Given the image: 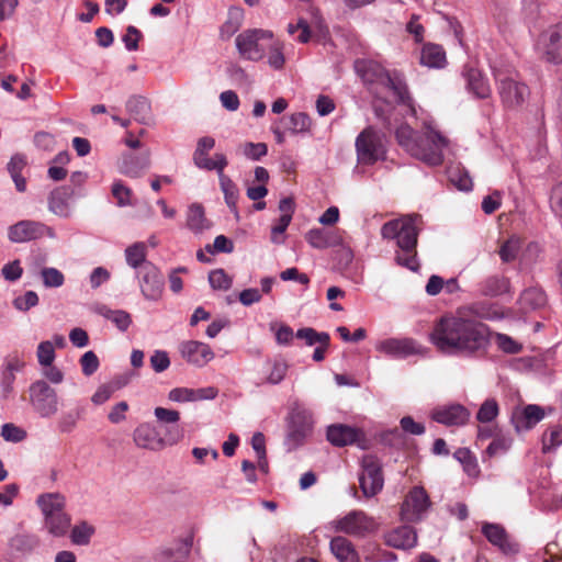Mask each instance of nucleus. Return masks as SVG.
<instances>
[{"mask_svg":"<svg viewBox=\"0 0 562 562\" xmlns=\"http://www.w3.org/2000/svg\"><path fill=\"white\" fill-rule=\"evenodd\" d=\"M431 338L439 349L456 348L461 351H479L485 348V329L453 316L442 317L436 325Z\"/></svg>","mask_w":562,"mask_h":562,"instance_id":"f257e3e1","label":"nucleus"},{"mask_svg":"<svg viewBox=\"0 0 562 562\" xmlns=\"http://www.w3.org/2000/svg\"><path fill=\"white\" fill-rule=\"evenodd\" d=\"M417 217V215H406L395 218L383 224L381 228V235L384 239L396 241V263L412 271H417L419 268V262L417 260V243L419 234L416 227Z\"/></svg>","mask_w":562,"mask_h":562,"instance_id":"f03ea898","label":"nucleus"},{"mask_svg":"<svg viewBox=\"0 0 562 562\" xmlns=\"http://www.w3.org/2000/svg\"><path fill=\"white\" fill-rule=\"evenodd\" d=\"M395 136L398 144L413 157L429 166L442 164V149L447 146V139L440 133L434 130L417 133L405 124L396 130Z\"/></svg>","mask_w":562,"mask_h":562,"instance_id":"7ed1b4c3","label":"nucleus"},{"mask_svg":"<svg viewBox=\"0 0 562 562\" xmlns=\"http://www.w3.org/2000/svg\"><path fill=\"white\" fill-rule=\"evenodd\" d=\"M356 68L363 81L371 86L370 89L373 90L374 85L385 87L393 92L398 104L413 109V99L402 74L395 70L387 71L383 66L372 60L357 61Z\"/></svg>","mask_w":562,"mask_h":562,"instance_id":"20e7f679","label":"nucleus"},{"mask_svg":"<svg viewBox=\"0 0 562 562\" xmlns=\"http://www.w3.org/2000/svg\"><path fill=\"white\" fill-rule=\"evenodd\" d=\"M357 161L359 165L373 166L386 159L384 135L372 126L362 130L355 142Z\"/></svg>","mask_w":562,"mask_h":562,"instance_id":"39448f33","label":"nucleus"},{"mask_svg":"<svg viewBox=\"0 0 562 562\" xmlns=\"http://www.w3.org/2000/svg\"><path fill=\"white\" fill-rule=\"evenodd\" d=\"M331 528L352 537L363 538L376 530L378 524L373 517L362 510H351L344 517L331 521Z\"/></svg>","mask_w":562,"mask_h":562,"instance_id":"423d86ee","label":"nucleus"},{"mask_svg":"<svg viewBox=\"0 0 562 562\" xmlns=\"http://www.w3.org/2000/svg\"><path fill=\"white\" fill-rule=\"evenodd\" d=\"M266 41H272L271 32L261 29L246 30L236 37V47L243 58L258 61L265 55Z\"/></svg>","mask_w":562,"mask_h":562,"instance_id":"0eeeda50","label":"nucleus"},{"mask_svg":"<svg viewBox=\"0 0 562 562\" xmlns=\"http://www.w3.org/2000/svg\"><path fill=\"white\" fill-rule=\"evenodd\" d=\"M314 420L312 414L304 409L293 411L288 426L285 446L294 450L305 442L312 435Z\"/></svg>","mask_w":562,"mask_h":562,"instance_id":"6e6552de","label":"nucleus"},{"mask_svg":"<svg viewBox=\"0 0 562 562\" xmlns=\"http://www.w3.org/2000/svg\"><path fill=\"white\" fill-rule=\"evenodd\" d=\"M359 480L366 497H372L382 491L384 485L382 464L376 457L371 454L363 457L362 473Z\"/></svg>","mask_w":562,"mask_h":562,"instance_id":"1a4fd4ad","label":"nucleus"},{"mask_svg":"<svg viewBox=\"0 0 562 562\" xmlns=\"http://www.w3.org/2000/svg\"><path fill=\"white\" fill-rule=\"evenodd\" d=\"M44 236L54 238V229L42 222L32 220H22L11 225L8 229V238L12 243H27Z\"/></svg>","mask_w":562,"mask_h":562,"instance_id":"9d476101","label":"nucleus"},{"mask_svg":"<svg viewBox=\"0 0 562 562\" xmlns=\"http://www.w3.org/2000/svg\"><path fill=\"white\" fill-rule=\"evenodd\" d=\"M494 76L498 82L499 95L506 106H517L525 101L529 94V89L525 83L499 70H494Z\"/></svg>","mask_w":562,"mask_h":562,"instance_id":"9b49d317","label":"nucleus"},{"mask_svg":"<svg viewBox=\"0 0 562 562\" xmlns=\"http://www.w3.org/2000/svg\"><path fill=\"white\" fill-rule=\"evenodd\" d=\"M429 506L430 501L427 492L422 486H415L407 493L403 501L401 507L402 519L409 522L418 521Z\"/></svg>","mask_w":562,"mask_h":562,"instance_id":"f8f14e48","label":"nucleus"},{"mask_svg":"<svg viewBox=\"0 0 562 562\" xmlns=\"http://www.w3.org/2000/svg\"><path fill=\"white\" fill-rule=\"evenodd\" d=\"M30 400L33 407L44 417L57 412V395L44 381H36L30 386Z\"/></svg>","mask_w":562,"mask_h":562,"instance_id":"ddd939ff","label":"nucleus"},{"mask_svg":"<svg viewBox=\"0 0 562 562\" xmlns=\"http://www.w3.org/2000/svg\"><path fill=\"white\" fill-rule=\"evenodd\" d=\"M542 58L551 64H562V23L544 31L539 38Z\"/></svg>","mask_w":562,"mask_h":562,"instance_id":"4468645a","label":"nucleus"},{"mask_svg":"<svg viewBox=\"0 0 562 562\" xmlns=\"http://www.w3.org/2000/svg\"><path fill=\"white\" fill-rule=\"evenodd\" d=\"M139 286L147 300L156 301L164 290V278L153 263H145L140 270Z\"/></svg>","mask_w":562,"mask_h":562,"instance_id":"2eb2a0df","label":"nucleus"},{"mask_svg":"<svg viewBox=\"0 0 562 562\" xmlns=\"http://www.w3.org/2000/svg\"><path fill=\"white\" fill-rule=\"evenodd\" d=\"M431 417L446 426H462L468 423L470 412L460 404H452L435 408Z\"/></svg>","mask_w":562,"mask_h":562,"instance_id":"dca6fc26","label":"nucleus"},{"mask_svg":"<svg viewBox=\"0 0 562 562\" xmlns=\"http://www.w3.org/2000/svg\"><path fill=\"white\" fill-rule=\"evenodd\" d=\"M133 440L137 447L143 449L158 450L164 446V440L159 437L156 428L147 423L135 428Z\"/></svg>","mask_w":562,"mask_h":562,"instance_id":"f3484780","label":"nucleus"},{"mask_svg":"<svg viewBox=\"0 0 562 562\" xmlns=\"http://www.w3.org/2000/svg\"><path fill=\"white\" fill-rule=\"evenodd\" d=\"M74 194L75 191L70 186H61L53 190L48 198L49 211L61 217L69 216V201Z\"/></svg>","mask_w":562,"mask_h":562,"instance_id":"a211bd4d","label":"nucleus"},{"mask_svg":"<svg viewBox=\"0 0 562 562\" xmlns=\"http://www.w3.org/2000/svg\"><path fill=\"white\" fill-rule=\"evenodd\" d=\"M510 290V281L503 274H491L481 280L477 284V292L482 296L494 297Z\"/></svg>","mask_w":562,"mask_h":562,"instance_id":"6ab92c4d","label":"nucleus"},{"mask_svg":"<svg viewBox=\"0 0 562 562\" xmlns=\"http://www.w3.org/2000/svg\"><path fill=\"white\" fill-rule=\"evenodd\" d=\"M482 531L487 540L498 547L504 553L509 554L517 552V544L509 540L508 535L502 526L486 524L483 526Z\"/></svg>","mask_w":562,"mask_h":562,"instance_id":"aec40b11","label":"nucleus"},{"mask_svg":"<svg viewBox=\"0 0 562 562\" xmlns=\"http://www.w3.org/2000/svg\"><path fill=\"white\" fill-rule=\"evenodd\" d=\"M543 417V408L538 405L530 404L527 405L522 411L515 412L513 415V420L516 429L520 431L532 428L536 424L542 420Z\"/></svg>","mask_w":562,"mask_h":562,"instance_id":"412c9836","label":"nucleus"},{"mask_svg":"<svg viewBox=\"0 0 562 562\" xmlns=\"http://www.w3.org/2000/svg\"><path fill=\"white\" fill-rule=\"evenodd\" d=\"M329 548L339 562H360L352 542L342 536L334 537L330 540Z\"/></svg>","mask_w":562,"mask_h":562,"instance_id":"4be33fe9","label":"nucleus"},{"mask_svg":"<svg viewBox=\"0 0 562 562\" xmlns=\"http://www.w3.org/2000/svg\"><path fill=\"white\" fill-rule=\"evenodd\" d=\"M36 504L45 520L65 510L66 497L60 493H45L37 497Z\"/></svg>","mask_w":562,"mask_h":562,"instance_id":"5701e85b","label":"nucleus"},{"mask_svg":"<svg viewBox=\"0 0 562 562\" xmlns=\"http://www.w3.org/2000/svg\"><path fill=\"white\" fill-rule=\"evenodd\" d=\"M417 542V535L409 526H402L386 535V543L398 549L413 548Z\"/></svg>","mask_w":562,"mask_h":562,"instance_id":"b1692460","label":"nucleus"},{"mask_svg":"<svg viewBox=\"0 0 562 562\" xmlns=\"http://www.w3.org/2000/svg\"><path fill=\"white\" fill-rule=\"evenodd\" d=\"M358 430L346 425H331L327 429L328 441L337 447L353 443L358 439Z\"/></svg>","mask_w":562,"mask_h":562,"instance_id":"393cba45","label":"nucleus"},{"mask_svg":"<svg viewBox=\"0 0 562 562\" xmlns=\"http://www.w3.org/2000/svg\"><path fill=\"white\" fill-rule=\"evenodd\" d=\"M44 527L49 535L56 538L65 537L71 527V516L63 510L44 520Z\"/></svg>","mask_w":562,"mask_h":562,"instance_id":"a878e982","label":"nucleus"},{"mask_svg":"<svg viewBox=\"0 0 562 562\" xmlns=\"http://www.w3.org/2000/svg\"><path fill=\"white\" fill-rule=\"evenodd\" d=\"M464 76L467 78L469 90L477 98L484 99L491 94V88L487 80L479 69L469 67L465 69Z\"/></svg>","mask_w":562,"mask_h":562,"instance_id":"bb28decb","label":"nucleus"},{"mask_svg":"<svg viewBox=\"0 0 562 562\" xmlns=\"http://www.w3.org/2000/svg\"><path fill=\"white\" fill-rule=\"evenodd\" d=\"M295 337L305 341L308 347L319 344L314 351H325L330 344V336L327 333H318L312 327H304L295 333Z\"/></svg>","mask_w":562,"mask_h":562,"instance_id":"cd10ccee","label":"nucleus"},{"mask_svg":"<svg viewBox=\"0 0 562 562\" xmlns=\"http://www.w3.org/2000/svg\"><path fill=\"white\" fill-rule=\"evenodd\" d=\"M280 123H282L285 130L291 134L308 133L312 126L311 117L304 112H296L289 116H283L280 119Z\"/></svg>","mask_w":562,"mask_h":562,"instance_id":"c85d7f7f","label":"nucleus"},{"mask_svg":"<svg viewBox=\"0 0 562 562\" xmlns=\"http://www.w3.org/2000/svg\"><path fill=\"white\" fill-rule=\"evenodd\" d=\"M126 110L142 124H147L150 119V103L144 97H131L126 102Z\"/></svg>","mask_w":562,"mask_h":562,"instance_id":"c756f323","label":"nucleus"},{"mask_svg":"<svg viewBox=\"0 0 562 562\" xmlns=\"http://www.w3.org/2000/svg\"><path fill=\"white\" fill-rule=\"evenodd\" d=\"M43 376L58 384L64 379L63 370L55 364V353H37Z\"/></svg>","mask_w":562,"mask_h":562,"instance_id":"7c9ffc66","label":"nucleus"},{"mask_svg":"<svg viewBox=\"0 0 562 562\" xmlns=\"http://www.w3.org/2000/svg\"><path fill=\"white\" fill-rule=\"evenodd\" d=\"M420 63L432 68H440L446 63V53L440 45L426 44L420 53Z\"/></svg>","mask_w":562,"mask_h":562,"instance_id":"2f4dec72","label":"nucleus"},{"mask_svg":"<svg viewBox=\"0 0 562 562\" xmlns=\"http://www.w3.org/2000/svg\"><path fill=\"white\" fill-rule=\"evenodd\" d=\"M24 366L25 363L16 357L7 361L1 381V387L4 396H8L12 392L15 373L22 371Z\"/></svg>","mask_w":562,"mask_h":562,"instance_id":"473e14b6","label":"nucleus"},{"mask_svg":"<svg viewBox=\"0 0 562 562\" xmlns=\"http://www.w3.org/2000/svg\"><path fill=\"white\" fill-rule=\"evenodd\" d=\"M376 351H419V347L412 338H389L375 346Z\"/></svg>","mask_w":562,"mask_h":562,"instance_id":"72a5a7b5","label":"nucleus"},{"mask_svg":"<svg viewBox=\"0 0 562 562\" xmlns=\"http://www.w3.org/2000/svg\"><path fill=\"white\" fill-rule=\"evenodd\" d=\"M522 248V239L516 235L510 236L504 240L498 249L499 258L503 262L514 261Z\"/></svg>","mask_w":562,"mask_h":562,"instance_id":"f704fd0d","label":"nucleus"},{"mask_svg":"<svg viewBox=\"0 0 562 562\" xmlns=\"http://www.w3.org/2000/svg\"><path fill=\"white\" fill-rule=\"evenodd\" d=\"M520 303L525 308L537 310L546 305L547 295L542 289L531 286L521 293Z\"/></svg>","mask_w":562,"mask_h":562,"instance_id":"c9c22d12","label":"nucleus"},{"mask_svg":"<svg viewBox=\"0 0 562 562\" xmlns=\"http://www.w3.org/2000/svg\"><path fill=\"white\" fill-rule=\"evenodd\" d=\"M194 165L204 170H216L218 173V178L221 175H224V169L227 166V159L224 154H215L213 158H210L209 155L202 157H193Z\"/></svg>","mask_w":562,"mask_h":562,"instance_id":"e433bc0d","label":"nucleus"},{"mask_svg":"<svg viewBox=\"0 0 562 562\" xmlns=\"http://www.w3.org/2000/svg\"><path fill=\"white\" fill-rule=\"evenodd\" d=\"M286 371L288 363L280 357L274 358L263 367V374L266 375V380L271 384H278L281 382Z\"/></svg>","mask_w":562,"mask_h":562,"instance_id":"4c0bfd02","label":"nucleus"},{"mask_svg":"<svg viewBox=\"0 0 562 562\" xmlns=\"http://www.w3.org/2000/svg\"><path fill=\"white\" fill-rule=\"evenodd\" d=\"M449 181L461 191H469L472 189L473 182L469 172L461 166H451L448 168Z\"/></svg>","mask_w":562,"mask_h":562,"instance_id":"58836bf2","label":"nucleus"},{"mask_svg":"<svg viewBox=\"0 0 562 562\" xmlns=\"http://www.w3.org/2000/svg\"><path fill=\"white\" fill-rule=\"evenodd\" d=\"M220 186L221 190L224 193V199L227 206L235 213H237V201L239 196V191L237 186L233 182V180L227 177L225 173L221 175Z\"/></svg>","mask_w":562,"mask_h":562,"instance_id":"ea45409f","label":"nucleus"},{"mask_svg":"<svg viewBox=\"0 0 562 562\" xmlns=\"http://www.w3.org/2000/svg\"><path fill=\"white\" fill-rule=\"evenodd\" d=\"M148 159H139L136 156H128L124 158L121 171L130 178H138L142 172L148 167Z\"/></svg>","mask_w":562,"mask_h":562,"instance_id":"a19ab883","label":"nucleus"},{"mask_svg":"<svg viewBox=\"0 0 562 562\" xmlns=\"http://www.w3.org/2000/svg\"><path fill=\"white\" fill-rule=\"evenodd\" d=\"M94 533V527L81 521L70 529V540L76 546H87Z\"/></svg>","mask_w":562,"mask_h":562,"instance_id":"79ce46f5","label":"nucleus"},{"mask_svg":"<svg viewBox=\"0 0 562 562\" xmlns=\"http://www.w3.org/2000/svg\"><path fill=\"white\" fill-rule=\"evenodd\" d=\"M125 258L132 268H142L146 262V246L144 243H135L125 249Z\"/></svg>","mask_w":562,"mask_h":562,"instance_id":"37998d69","label":"nucleus"},{"mask_svg":"<svg viewBox=\"0 0 562 562\" xmlns=\"http://www.w3.org/2000/svg\"><path fill=\"white\" fill-rule=\"evenodd\" d=\"M453 456L459 462L462 463L464 471L470 476L476 477L479 475V464L475 457L468 448H459Z\"/></svg>","mask_w":562,"mask_h":562,"instance_id":"c03bdc74","label":"nucleus"},{"mask_svg":"<svg viewBox=\"0 0 562 562\" xmlns=\"http://www.w3.org/2000/svg\"><path fill=\"white\" fill-rule=\"evenodd\" d=\"M99 311L101 315H103L106 319L115 324V326L121 330L127 329L132 323L131 315L125 311H113L105 306L101 307Z\"/></svg>","mask_w":562,"mask_h":562,"instance_id":"a18cd8bd","label":"nucleus"},{"mask_svg":"<svg viewBox=\"0 0 562 562\" xmlns=\"http://www.w3.org/2000/svg\"><path fill=\"white\" fill-rule=\"evenodd\" d=\"M188 226L193 232H202L207 227L204 209L200 204H192L188 213Z\"/></svg>","mask_w":562,"mask_h":562,"instance_id":"49530a36","label":"nucleus"},{"mask_svg":"<svg viewBox=\"0 0 562 562\" xmlns=\"http://www.w3.org/2000/svg\"><path fill=\"white\" fill-rule=\"evenodd\" d=\"M562 443V425L554 426L550 429L549 434L542 437V451L544 453L553 450Z\"/></svg>","mask_w":562,"mask_h":562,"instance_id":"de8ad7c7","label":"nucleus"},{"mask_svg":"<svg viewBox=\"0 0 562 562\" xmlns=\"http://www.w3.org/2000/svg\"><path fill=\"white\" fill-rule=\"evenodd\" d=\"M10 544L19 552H30L37 547L38 541L34 536L16 535L11 539Z\"/></svg>","mask_w":562,"mask_h":562,"instance_id":"09e8293b","label":"nucleus"},{"mask_svg":"<svg viewBox=\"0 0 562 562\" xmlns=\"http://www.w3.org/2000/svg\"><path fill=\"white\" fill-rule=\"evenodd\" d=\"M43 283L46 288H59L65 282V277L56 268H44L41 271Z\"/></svg>","mask_w":562,"mask_h":562,"instance_id":"8fccbe9b","label":"nucleus"},{"mask_svg":"<svg viewBox=\"0 0 562 562\" xmlns=\"http://www.w3.org/2000/svg\"><path fill=\"white\" fill-rule=\"evenodd\" d=\"M543 358L541 353L538 355H529L521 357L516 360L515 366L518 370L521 371H531V370H540L543 367Z\"/></svg>","mask_w":562,"mask_h":562,"instance_id":"3c124183","label":"nucleus"},{"mask_svg":"<svg viewBox=\"0 0 562 562\" xmlns=\"http://www.w3.org/2000/svg\"><path fill=\"white\" fill-rule=\"evenodd\" d=\"M132 190L123 184L122 181H115L112 186V195L117 200V205H132Z\"/></svg>","mask_w":562,"mask_h":562,"instance_id":"603ef678","label":"nucleus"},{"mask_svg":"<svg viewBox=\"0 0 562 562\" xmlns=\"http://www.w3.org/2000/svg\"><path fill=\"white\" fill-rule=\"evenodd\" d=\"M512 447V439L498 436L493 439L486 449V454L491 458L506 453Z\"/></svg>","mask_w":562,"mask_h":562,"instance_id":"864d4df0","label":"nucleus"},{"mask_svg":"<svg viewBox=\"0 0 562 562\" xmlns=\"http://www.w3.org/2000/svg\"><path fill=\"white\" fill-rule=\"evenodd\" d=\"M209 282L215 290H228L232 286V279L223 269H216L210 272Z\"/></svg>","mask_w":562,"mask_h":562,"instance_id":"5fc2aeb1","label":"nucleus"},{"mask_svg":"<svg viewBox=\"0 0 562 562\" xmlns=\"http://www.w3.org/2000/svg\"><path fill=\"white\" fill-rule=\"evenodd\" d=\"M497 414L498 405L496 401L487 400L481 405L476 414V418L481 423H488L492 422L497 416Z\"/></svg>","mask_w":562,"mask_h":562,"instance_id":"6e6d98bb","label":"nucleus"},{"mask_svg":"<svg viewBox=\"0 0 562 562\" xmlns=\"http://www.w3.org/2000/svg\"><path fill=\"white\" fill-rule=\"evenodd\" d=\"M268 63L274 69H281L284 66L285 59L282 52V46L279 43L269 45Z\"/></svg>","mask_w":562,"mask_h":562,"instance_id":"4d7b16f0","label":"nucleus"},{"mask_svg":"<svg viewBox=\"0 0 562 562\" xmlns=\"http://www.w3.org/2000/svg\"><path fill=\"white\" fill-rule=\"evenodd\" d=\"M206 250L209 252H224L231 254L234 250L233 241L224 235L215 237L213 246L207 245Z\"/></svg>","mask_w":562,"mask_h":562,"instance_id":"13d9d810","label":"nucleus"},{"mask_svg":"<svg viewBox=\"0 0 562 562\" xmlns=\"http://www.w3.org/2000/svg\"><path fill=\"white\" fill-rule=\"evenodd\" d=\"M307 243L316 249L326 248V231L321 228H314L307 232L305 235Z\"/></svg>","mask_w":562,"mask_h":562,"instance_id":"bf43d9fd","label":"nucleus"},{"mask_svg":"<svg viewBox=\"0 0 562 562\" xmlns=\"http://www.w3.org/2000/svg\"><path fill=\"white\" fill-rule=\"evenodd\" d=\"M292 220L288 218V215L280 216L278 223L271 228V241L273 244H282L284 238L282 235L286 231Z\"/></svg>","mask_w":562,"mask_h":562,"instance_id":"052dcab7","label":"nucleus"},{"mask_svg":"<svg viewBox=\"0 0 562 562\" xmlns=\"http://www.w3.org/2000/svg\"><path fill=\"white\" fill-rule=\"evenodd\" d=\"M13 304L20 311H27L38 304V295L34 291H27L24 295L16 297Z\"/></svg>","mask_w":562,"mask_h":562,"instance_id":"680f3d73","label":"nucleus"},{"mask_svg":"<svg viewBox=\"0 0 562 562\" xmlns=\"http://www.w3.org/2000/svg\"><path fill=\"white\" fill-rule=\"evenodd\" d=\"M267 153L268 147L265 143H246L244 146V154L252 160H259Z\"/></svg>","mask_w":562,"mask_h":562,"instance_id":"e2e57ef3","label":"nucleus"},{"mask_svg":"<svg viewBox=\"0 0 562 562\" xmlns=\"http://www.w3.org/2000/svg\"><path fill=\"white\" fill-rule=\"evenodd\" d=\"M1 436L8 441L19 442L25 438V431L13 424H4Z\"/></svg>","mask_w":562,"mask_h":562,"instance_id":"0e129e2a","label":"nucleus"},{"mask_svg":"<svg viewBox=\"0 0 562 562\" xmlns=\"http://www.w3.org/2000/svg\"><path fill=\"white\" fill-rule=\"evenodd\" d=\"M142 38V33L135 26L130 25L126 29V33L123 36V42L127 50H136L138 48V42Z\"/></svg>","mask_w":562,"mask_h":562,"instance_id":"69168bd1","label":"nucleus"},{"mask_svg":"<svg viewBox=\"0 0 562 562\" xmlns=\"http://www.w3.org/2000/svg\"><path fill=\"white\" fill-rule=\"evenodd\" d=\"M271 330L274 331V337L280 345H285L293 339L294 333L288 325H271Z\"/></svg>","mask_w":562,"mask_h":562,"instance_id":"338daca9","label":"nucleus"},{"mask_svg":"<svg viewBox=\"0 0 562 562\" xmlns=\"http://www.w3.org/2000/svg\"><path fill=\"white\" fill-rule=\"evenodd\" d=\"M550 204L554 214L562 220V182L552 189Z\"/></svg>","mask_w":562,"mask_h":562,"instance_id":"774afa93","label":"nucleus"}]
</instances>
